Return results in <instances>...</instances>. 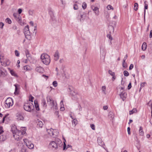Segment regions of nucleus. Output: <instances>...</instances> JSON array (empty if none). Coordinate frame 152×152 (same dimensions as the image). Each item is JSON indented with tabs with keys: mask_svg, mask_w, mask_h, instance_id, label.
I'll use <instances>...</instances> for the list:
<instances>
[{
	"mask_svg": "<svg viewBox=\"0 0 152 152\" xmlns=\"http://www.w3.org/2000/svg\"><path fill=\"white\" fill-rule=\"evenodd\" d=\"M62 145V141L59 138H56L55 141H51L49 144L50 148L55 150L57 149L58 148L61 147Z\"/></svg>",
	"mask_w": 152,
	"mask_h": 152,
	"instance_id": "nucleus-1",
	"label": "nucleus"
},
{
	"mask_svg": "<svg viewBox=\"0 0 152 152\" xmlns=\"http://www.w3.org/2000/svg\"><path fill=\"white\" fill-rule=\"evenodd\" d=\"M26 133V131L23 130V131L18 130L13 135V136L17 141H19L21 140L23 135Z\"/></svg>",
	"mask_w": 152,
	"mask_h": 152,
	"instance_id": "nucleus-2",
	"label": "nucleus"
},
{
	"mask_svg": "<svg viewBox=\"0 0 152 152\" xmlns=\"http://www.w3.org/2000/svg\"><path fill=\"white\" fill-rule=\"evenodd\" d=\"M41 59L43 64L46 65H48L50 63V57L47 54H42L41 56Z\"/></svg>",
	"mask_w": 152,
	"mask_h": 152,
	"instance_id": "nucleus-3",
	"label": "nucleus"
},
{
	"mask_svg": "<svg viewBox=\"0 0 152 152\" xmlns=\"http://www.w3.org/2000/svg\"><path fill=\"white\" fill-rule=\"evenodd\" d=\"M23 108L26 111L30 112L33 111L34 108L33 104L32 102H28L25 103Z\"/></svg>",
	"mask_w": 152,
	"mask_h": 152,
	"instance_id": "nucleus-4",
	"label": "nucleus"
},
{
	"mask_svg": "<svg viewBox=\"0 0 152 152\" xmlns=\"http://www.w3.org/2000/svg\"><path fill=\"white\" fill-rule=\"evenodd\" d=\"M47 100L48 104L52 107H55V108L56 109L57 107V104L54 103V101L52 99V98L50 96H48L47 97Z\"/></svg>",
	"mask_w": 152,
	"mask_h": 152,
	"instance_id": "nucleus-5",
	"label": "nucleus"
},
{
	"mask_svg": "<svg viewBox=\"0 0 152 152\" xmlns=\"http://www.w3.org/2000/svg\"><path fill=\"white\" fill-rule=\"evenodd\" d=\"M29 27L28 25H27L24 29V33L25 36L26 38L28 39H30V32L29 31Z\"/></svg>",
	"mask_w": 152,
	"mask_h": 152,
	"instance_id": "nucleus-6",
	"label": "nucleus"
},
{
	"mask_svg": "<svg viewBox=\"0 0 152 152\" xmlns=\"http://www.w3.org/2000/svg\"><path fill=\"white\" fill-rule=\"evenodd\" d=\"M5 107L8 108L12 106L13 104L12 99L11 98H8L5 102Z\"/></svg>",
	"mask_w": 152,
	"mask_h": 152,
	"instance_id": "nucleus-7",
	"label": "nucleus"
},
{
	"mask_svg": "<svg viewBox=\"0 0 152 152\" xmlns=\"http://www.w3.org/2000/svg\"><path fill=\"white\" fill-rule=\"evenodd\" d=\"M13 15L16 20L21 25L24 24V23L21 22V17L19 14L17 13H15L13 14Z\"/></svg>",
	"mask_w": 152,
	"mask_h": 152,
	"instance_id": "nucleus-8",
	"label": "nucleus"
},
{
	"mask_svg": "<svg viewBox=\"0 0 152 152\" xmlns=\"http://www.w3.org/2000/svg\"><path fill=\"white\" fill-rule=\"evenodd\" d=\"M7 73L6 70L3 67L0 69V77H5L7 75Z\"/></svg>",
	"mask_w": 152,
	"mask_h": 152,
	"instance_id": "nucleus-9",
	"label": "nucleus"
},
{
	"mask_svg": "<svg viewBox=\"0 0 152 152\" xmlns=\"http://www.w3.org/2000/svg\"><path fill=\"white\" fill-rule=\"evenodd\" d=\"M16 119L18 121H23L24 117L21 113L18 112L16 114Z\"/></svg>",
	"mask_w": 152,
	"mask_h": 152,
	"instance_id": "nucleus-10",
	"label": "nucleus"
},
{
	"mask_svg": "<svg viewBox=\"0 0 152 152\" xmlns=\"http://www.w3.org/2000/svg\"><path fill=\"white\" fill-rule=\"evenodd\" d=\"M55 131H56V130H54L52 129H48L47 130V132L51 136L56 135V134H55Z\"/></svg>",
	"mask_w": 152,
	"mask_h": 152,
	"instance_id": "nucleus-11",
	"label": "nucleus"
},
{
	"mask_svg": "<svg viewBox=\"0 0 152 152\" xmlns=\"http://www.w3.org/2000/svg\"><path fill=\"white\" fill-rule=\"evenodd\" d=\"M97 142L98 144L104 148V146L105 145L104 142L102 141V140L101 138L98 137L97 138Z\"/></svg>",
	"mask_w": 152,
	"mask_h": 152,
	"instance_id": "nucleus-12",
	"label": "nucleus"
},
{
	"mask_svg": "<svg viewBox=\"0 0 152 152\" xmlns=\"http://www.w3.org/2000/svg\"><path fill=\"white\" fill-rule=\"evenodd\" d=\"M25 53L27 58V59H26V61H30L31 59V57L30 54H29L28 50H25Z\"/></svg>",
	"mask_w": 152,
	"mask_h": 152,
	"instance_id": "nucleus-13",
	"label": "nucleus"
},
{
	"mask_svg": "<svg viewBox=\"0 0 152 152\" xmlns=\"http://www.w3.org/2000/svg\"><path fill=\"white\" fill-rule=\"evenodd\" d=\"M120 96L123 100L124 101L126 97L127 94L125 92H121L120 94Z\"/></svg>",
	"mask_w": 152,
	"mask_h": 152,
	"instance_id": "nucleus-14",
	"label": "nucleus"
},
{
	"mask_svg": "<svg viewBox=\"0 0 152 152\" xmlns=\"http://www.w3.org/2000/svg\"><path fill=\"white\" fill-rule=\"evenodd\" d=\"M14 86L15 87V89L14 94L15 95L18 94L19 93V86L18 84H15Z\"/></svg>",
	"mask_w": 152,
	"mask_h": 152,
	"instance_id": "nucleus-15",
	"label": "nucleus"
},
{
	"mask_svg": "<svg viewBox=\"0 0 152 152\" xmlns=\"http://www.w3.org/2000/svg\"><path fill=\"white\" fill-rule=\"evenodd\" d=\"M27 146L30 149H32L34 148V145L31 142H28L26 143Z\"/></svg>",
	"mask_w": 152,
	"mask_h": 152,
	"instance_id": "nucleus-16",
	"label": "nucleus"
},
{
	"mask_svg": "<svg viewBox=\"0 0 152 152\" xmlns=\"http://www.w3.org/2000/svg\"><path fill=\"white\" fill-rule=\"evenodd\" d=\"M73 93H74V94H73V96H72V99L74 100L77 99L79 96V95L77 92H73Z\"/></svg>",
	"mask_w": 152,
	"mask_h": 152,
	"instance_id": "nucleus-17",
	"label": "nucleus"
},
{
	"mask_svg": "<svg viewBox=\"0 0 152 152\" xmlns=\"http://www.w3.org/2000/svg\"><path fill=\"white\" fill-rule=\"evenodd\" d=\"M54 59L56 61H57L59 59V53L58 50H56L54 55Z\"/></svg>",
	"mask_w": 152,
	"mask_h": 152,
	"instance_id": "nucleus-18",
	"label": "nucleus"
},
{
	"mask_svg": "<svg viewBox=\"0 0 152 152\" xmlns=\"http://www.w3.org/2000/svg\"><path fill=\"white\" fill-rule=\"evenodd\" d=\"M16 128V126L15 125H12L11 126V131L12 133L14 134L18 130Z\"/></svg>",
	"mask_w": 152,
	"mask_h": 152,
	"instance_id": "nucleus-19",
	"label": "nucleus"
},
{
	"mask_svg": "<svg viewBox=\"0 0 152 152\" xmlns=\"http://www.w3.org/2000/svg\"><path fill=\"white\" fill-rule=\"evenodd\" d=\"M0 61L1 63V64L3 66H8L10 64V62L9 60H7L6 61H4V62H2V61L1 60Z\"/></svg>",
	"mask_w": 152,
	"mask_h": 152,
	"instance_id": "nucleus-20",
	"label": "nucleus"
},
{
	"mask_svg": "<svg viewBox=\"0 0 152 152\" xmlns=\"http://www.w3.org/2000/svg\"><path fill=\"white\" fill-rule=\"evenodd\" d=\"M148 2L147 1H145L144 2V18L145 19V10L148 9Z\"/></svg>",
	"mask_w": 152,
	"mask_h": 152,
	"instance_id": "nucleus-21",
	"label": "nucleus"
},
{
	"mask_svg": "<svg viewBox=\"0 0 152 152\" xmlns=\"http://www.w3.org/2000/svg\"><path fill=\"white\" fill-rule=\"evenodd\" d=\"M108 28L110 31L109 33L110 34H113L114 30V26L110 25L109 26Z\"/></svg>",
	"mask_w": 152,
	"mask_h": 152,
	"instance_id": "nucleus-22",
	"label": "nucleus"
},
{
	"mask_svg": "<svg viewBox=\"0 0 152 152\" xmlns=\"http://www.w3.org/2000/svg\"><path fill=\"white\" fill-rule=\"evenodd\" d=\"M35 69L37 72L39 73L42 72L43 71V69L40 66L37 67Z\"/></svg>",
	"mask_w": 152,
	"mask_h": 152,
	"instance_id": "nucleus-23",
	"label": "nucleus"
},
{
	"mask_svg": "<svg viewBox=\"0 0 152 152\" xmlns=\"http://www.w3.org/2000/svg\"><path fill=\"white\" fill-rule=\"evenodd\" d=\"M7 139V137L5 135H2L0 136V142L4 141Z\"/></svg>",
	"mask_w": 152,
	"mask_h": 152,
	"instance_id": "nucleus-24",
	"label": "nucleus"
},
{
	"mask_svg": "<svg viewBox=\"0 0 152 152\" xmlns=\"http://www.w3.org/2000/svg\"><path fill=\"white\" fill-rule=\"evenodd\" d=\"M37 123L38 126L40 127H42L43 125V122L39 119L37 120Z\"/></svg>",
	"mask_w": 152,
	"mask_h": 152,
	"instance_id": "nucleus-25",
	"label": "nucleus"
},
{
	"mask_svg": "<svg viewBox=\"0 0 152 152\" xmlns=\"http://www.w3.org/2000/svg\"><path fill=\"white\" fill-rule=\"evenodd\" d=\"M96 15H98L99 14V11L98 8L97 7H95L94 8L93 10Z\"/></svg>",
	"mask_w": 152,
	"mask_h": 152,
	"instance_id": "nucleus-26",
	"label": "nucleus"
},
{
	"mask_svg": "<svg viewBox=\"0 0 152 152\" xmlns=\"http://www.w3.org/2000/svg\"><path fill=\"white\" fill-rule=\"evenodd\" d=\"M147 44L145 42H144L142 46V49L143 50H145L146 48Z\"/></svg>",
	"mask_w": 152,
	"mask_h": 152,
	"instance_id": "nucleus-27",
	"label": "nucleus"
},
{
	"mask_svg": "<svg viewBox=\"0 0 152 152\" xmlns=\"http://www.w3.org/2000/svg\"><path fill=\"white\" fill-rule=\"evenodd\" d=\"M137 112V110L136 108H134L132 110L129 111V114L131 115L133 113H136Z\"/></svg>",
	"mask_w": 152,
	"mask_h": 152,
	"instance_id": "nucleus-28",
	"label": "nucleus"
},
{
	"mask_svg": "<svg viewBox=\"0 0 152 152\" xmlns=\"http://www.w3.org/2000/svg\"><path fill=\"white\" fill-rule=\"evenodd\" d=\"M139 132L140 135L142 136L143 135L144 132L143 131L142 128L141 126H140V127Z\"/></svg>",
	"mask_w": 152,
	"mask_h": 152,
	"instance_id": "nucleus-29",
	"label": "nucleus"
},
{
	"mask_svg": "<svg viewBox=\"0 0 152 152\" xmlns=\"http://www.w3.org/2000/svg\"><path fill=\"white\" fill-rule=\"evenodd\" d=\"M42 105L44 107H46L47 105L45 99H43L42 100Z\"/></svg>",
	"mask_w": 152,
	"mask_h": 152,
	"instance_id": "nucleus-30",
	"label": "nucleus"
},
{
	"mask_svg": "<svg viewBox=\"0 0 152 152\" xmlns=\"http://www.w3.org/2000/svg\"><path fill=\"white\" fill-rule=\"evenodd\" d=\"M34 103L36 110L37 111L39 110V108L38 103L37 102H34Z\"/></svg>",
	"mask_w": 152,
	"mask_h": 152,
	"instance_id": "nucleus-31",
	"label": "nucleus"
},
{
	"mask_svg": "<svg viewBox=\"0 0 152 152\" xmlns=\"http://www.w3.org/2000/svg\"><path fill=\"white\" fill-rule=\"evenodd\" d=\"M108 116L109 118H111V119L113 118L114 115L113 113L111 112H110L109 113Z\"/></svg>",
	"mask_w": 152,
	"mask_h": 152,
	"instance_id": "nucleus-32",
	"label": "nucleus"
},
{
	"mask_svg": "<svg viewBox=\"0 0 152 152\" xmlns=\"http://www.w3.org/2000/svg\"><path fill=\"white\" fill-rule=\"evenodd\" d=\"M134 10L135 11L137 10H138V3H135L134 4Z\"/></svg>",
	"mask_w": 152,
	"mask_h": 152,
	"instance_id": "nucleus-33",
	"label": "nucleus"
},
{
	"mask_svg": "<svg viewBox=\"0 0 152 152\" xmlns=\"http://www.w3.org/2000/svg\"><path fill=\"white\" fill-rule=\"evenodd\" d=\"M124 74L125 76L126 77L128 76L129 75V73L126 70H125L124 71Z\"/></svg>",
	"mask_w": 152,
	"mask_h": 152,
	"instance_id": "nucleus-34",
	"label": "nucleus"
},
{
	"mask_svg": "<svg viewBox=\"0 0 152 152\" xmlns=\"http://www.w3.org/2000/svg\"><path fill=\"white\" fill-rule=\"evenodd\" d=\"M69 89L70 90V94L72 96H73V94H74V93H73V92H77L75 91L71 90V89L70 88H69Z\"/></svg>",
	"mask_w": 152,
	"mask_h": 152,
	"instance_id": "nucleus-35",
	"label": "nucleus"
},
{
	"mask_svg": "<svg viewBox=\"0 0 152 152\" xmlns=\"http://www.w3.org/2000/svg\"><path fill=\"white\" fill-rule=\"evenodd\" d=\"M6 22L9 24H11L12 23V21L11 19L8 18L6 19Z\"/></svg>",
	"mask_w": 152,
	"mask_h": 152,
	"instance_id": "nucleus-36",
	"label": "nucleus"
},
{
	"mask_svg": "<svg viewBox=\"0 0 152 152\" xmlns=\"http://www.w3.org/2000/svg\"><path fill=\"white\" fill-rule=\"evenodd\" d=\"M122 66L124 68H126L127 67V63L125 62V61H123Z\"/></svg>",
	"mask_w": 152,
	"mask_h": 152,
	"instance_id": "nucleus-37",
	"label": "nucleus"
},
{
	"mask_svg": "<svg viewBox=\"0 0 152 152\" xmlns=\"http://www.w3.org/2000/svg\"><path fill=\"white\" fill-rule=\"evenodd\" d=\"M21 152H28L27 150L25 147H23L21 150Z\"/></svg>",
	"mask_w": 152,
	"mask_h": 152,
	"instance_id": "nucleus-38",
	"label": "nucleus"
},
{
	"mask_svg": "<svg viewBox=\"0 0 152 152\" xmlns=\"http://www.w3.org/2000/svg\"><path fill=\"white\" fill-rule=\"evenodd\" d=\"M109 73L111 76H113L115 75V73L114 72H112V71L110 70L108 71Z\"/></svg>",
	"mask_w": 152,
	"mask_h": 152,
	"instance_id": "nucleus-39",
	"label": "nucleus"
},
{
	"mask_svg": "<svg viewBox=\"0 0 152 152\" xmlns=\"http://www.w3.org/2000/svg\"><path fill=\"white\" fill-rule=\"evenodd\" d=\"M72 124H74L75 125H76L77 124V119L75 118L73 119V121H72Z\"/></svg>",
	"mask_w": 152,
	"mask_h": 152,
	"instance_id": "nucleus-40",
	"label": "nucleus"
},
{
	"mask_svg": "<svg viewBox=\"0 0 152 152\" xmlns=\"http://www.w3.org/2000/svg\"><path fill=\"white\" fill-rule=\"evenodd\" d=\"M86 4L85 2H84L83 3L82 5V7L83 9H85L86 8Z\"/></svg>",
	"mask_w": 152,
	"mask_h": 152,
	"instance_id": "nucleus-41",
	"label": "nucleus"
},
{
	"mask_svg": "<svg viewBox=\"0 0 152 152\" xmlns=\"http://www.w3.org/2000/svg\"><path fill=\"white\" fill-rule=\"evenodd\" d=\"M15 55L16 56L18 57L20 55V53L17 50H15Z\"/></svg>",
	"mask_w": 152,
	"mask_h": 152,
	"instance_id": "nucleus-42",
	"label": "nucleus"
},
{
	"mask_svg": "<svg viewBox=\"0 0 152 152\" xmlns=\"http://www.w3.org/2000/svg\"><path fill=\"white\" fill-rule=\"evenodd\" d=\"M107 8L108 10L112 9L113 10V9L112 7L110 5H108L107 6Z\"/></svg>",
	"mask_w": 152,
	"mask_h": 152,
	"instance_id": "nucleus-43",
	"label": "nucleus"
},
{
	"mask_svg": "<svg viewBox=\"0 0 152 152\" xmlns=\"http://www.w3.org/2000/svg\"><path fill=\"white\" fill-rule=\"evenodd\" d=\"M53 86L55 87L57 86L58 83L57 81H54L53 83Z\"/></svg>",
	"mask_w": 152,
	"mask_h": 152,
	"instance_id": "nucleus-44",
	"label": "nucleus"
},
{
	"mask_svg": "<svg viewBox=\"0 0 152 152\" xmlns=\"http://www.w3.org/2000/svg\"><path fill=\"white\" fill-rule=\"evenodd\" d=\"M111 34H107V38H108L109 39H110V40H112L113 39L112 37H111Z\"/></svg>",
	"mask_w": 152,
	"mask_h": 152,
	"instance_id": "nucleus-45",
	"label": "nucleus"
},
{
	"mask_svg": "<svg viewBox=\"0 0 152 152\" xmlns=\"http://www.w3.org/2000/svg\"><path fill=\"white\" fill-rule=\"evenodd\" d=\"M10 72L12 76H15L16 75L15 74V72L13 70H11L10 71Z\"/></svg>",
	"mask_w": 152,
	"mask_h": 152,
	"instance_id": "nucleus-46",
	"label": "nucleus"
},
{
	"mask_svg": "<svg viewBox=\"0 0 152 152\" xmlns=\"http://www.w3.org/2000/svg\"><path fill=\"white\" fill-rule=\"evenodd\" d=\"M90 126L91 128L93 130H95V125L93 124H90Z\"/></svg>",
	"mask_w": 152,
	"mask_h": 152,
	"instance_id": "nucleus-47",
	"label": "nucleus"
},
{
	"mask_svg": "<svg viewBox=\"0 0 152 152\" xmlns=\"http://www.w3.org/2000/svg\"><path fill=\"white\" fill-rule=\"evenodd\" d=\"M34 99V97L31 96V95L30 96V97L29 98V101H31V102H33V99Z\"/></svg>",
	"mask_w": 152,
	"mask_h": 152,
	"instance_id": "nucleus-48",
	"label": "nucleus"
},
{
	"mask_svg": "<svg viewBox=\"0 0 152 152\" xmlns=\"http://www.w3.org/2000/svg\"><path fill=\"white\" fill-rule=\"evenodd\" d=\"M4 132L3 130V127L2 126H0V135L3 133Z\"/></svg>",
	"mask_w": 152,
	"mask_h": 152,
	"instance_id": "nucleus-49",
	"label": "nucleus"
},
{
	"mask_svg": "<svg viewBox=\"0 0 152 152\" xmlns=\"http://www.w3.org/2000/svg\"><path fill=\"white\" fill-rule=\"evenodd\" d=\"M8 115H9L8 114H6L5 115V116L3 118L2 121V123H4V122L5 118Z\"/></svg>",
	"mask_w": 152,
	"mask_h": 152,
	"instance_id": "nucleus-50",
	"label": "nucleus"
},
{
	"mask_svg": "<svg viewBox=\"0 0 152 152\" xmlns=\"http://www.w3.org/2000/svg\"><path fill=\"white\" fill-rule=\"evenodd\" d=\"M24 69L25 70H29V67L27 66H24Z\"/></svg>",
	"mask_w": 152,
	"mask_h": 152,
	"instance_id": "nucleus-51",
	"label": "nucleus"
},
{
	"mask_svg": "<svg viewBox=\"0 0 152 152\" xmlns=\"http://www.w3.org/2000/svg\"><path fill=\"white\" fill-rule=\"evenodd\" d=\"M74 9L75 10H77L78 9V6L77 4H75L74 5Z\"/></svg>",
	"mask_w": 152,
	"mask_h": 152,
	"instance_id": "nucleus-52",
	"label": "nucleus"
},
{
	"mask_svg": "<svg viewBox=\"0 0 152 152\" xmlns=\"http://www.w3.org/2000/svg\"><path fill=\"white\" fill-rule=\"evenodd\" d=\"M28 13L29 15H32L33 14V11L32 10H29Z\"/></svg>",
	"mask_w": 152,
	"mask_h": 152,
	"instance_id": "nucleus-53",
	"label": "nucleus"
},
{
	"mask_svg": "<svg viewBox=\"0 0 152 152\" xmlns=\"http://www.w3.org/2000/svg\"><path fill=\"white\" fill-rule=\"evenodd\" d=\"M4 24L3 23L1 22H0V28L1 29H2L3 28V27L4 26Z\"/></svg>",
	"mask_w": 152,
	"mask_h": 152,
	"instance_id": "nucleus-54",
	"label": "nucleus"
},
{
	"mask_svg": "<svg viewBox=\"0 0 152 152\" xmlns=\"http://www.w3.org/2000/svg\"><path fill=\"white\" fill-rule=\"evenodd\" d=\"M102 91L104 93H105V91L106 90V87L104 86H102Z\"/></svg>",
	"mask_w": 152,
	"mask_h": 152,
	"instance_id": "nucleus-55",
	"label": "nucleus"
},
{
	"mask_svg": "<svg viewBox=\"0 0 152 152\" xmlns=\"http://www.w3.org/2000/svg\"><path fill=\"white\" fill-rule=\"evenodd\" d=\"M146 84L145 82H143L141 84V87L140 88V89H141V87H143L145 86V84Z\"/></svg>",
	"mask_w": 152,
	"mask_h": 152,
	"instance_id": "nucleus-56",
	"label": "nucleus"
},
{
	"mask_svg": "<svg viewBox=\"0 0 152 152\" xmlns=\"http://www.w3.org/2000/svg\"><path fill=\"white\" fill-rule=\"evenodd\" d=\"M131 87H132L131 83H129V85H128V90L130 89L131 88Z\"/></svg>",
	"mask_w": 152,
	"mask_h": 152,
	"instance_id": "nucleus-57",
	"label": "nucleus"
},
{
	"mask_svg": "<svg viewBox=\"0 0 152 152\" xmlns=\"http://www.w3.org/2000/svg\"><path fill=\"white\" fill-rule=\"evenodd\" d=\"M133 67H134L133 65L132 64H131V65H130V66H129V70L132 69L133 68Z\"/></svg>",
	"mask_w": 152,
	"mask_h": 152,
	"instance_id": "nucleus-58",
	"label": "nucleus"
},
{
	"mask_svg": "<svg viewBox=\"0 0 152 152\" xmlns=\"http://www.w3.org/2000/svg\"><path fill=\"white\" fill-rule=\"evenodd\" d=\"M130 128L129 127H128L127 128V131L128 132V134H130Z\"/></svg>",
	"mask_w": 152,
	"mask_h": 152,
	"instance_id": "nucleus-59",
	"label": "nucleus"
},
{
	"mask_svg": "<svg viewBox=\"0 0 152 152\" xmlns=\"http://www.w3.org/2000/svg\"><path fill=\"white\" fill-rule=\"evenodd\" d=\"M66 145L65 143L64 142V147H63V150H64L65 149H66Z\"/></svg>",
	"mask_w": 152,
	"mask_h": 152,
	"instance_id": "nucleus-60",
	"label": "nucleus"
},
{
	"mask_svg": "<svg viewBox=\"0 0 152 152\" xmlns=\"http://www.w3.org/2000/svg\"><path fill=\"white\" fill-rule=\"evenodd\" d=\"M149 37L151 38L152 37V30L150 31V34H149Z\"/></svg>",
	"mask_w": 152,
	"mask_h": 152,
	"instance_id": "nucleus-61",
	"label": "nucleus"
},
{
	"mask_svg": "<svg viewBox=\"0 0 152 152\" xmlns=\"http://www.w3.org/2000/svg\"><path fill=\"white\" fill-rule=\"evenodd\" d=\"M18 13L19 14H20L22 12V10L21 9H19L18 10Z\"/></svg>",
	"mask_w": 152,
	"mask_h": 152,
	"instance_id": "nucleus-62",
	"label": "nucleus"
},
{
	"mask_svg": "<svg viewBox=\"0 0 152 152\" xmlns=\"http://www.w3.org/2000/svg\"><path fill=\"white\" fill-rule=\"evenodd\" d=\"M127 54L125 56L124 58L123 59V61H125L126 59L127 58Z\"/></svg>",
	"mask_w": 152,
	"mask_h": 152,
	"instance_id": "nucleus-63",
	"label": "nucleus"
},
{
	"mask_svg": "<svg viewBox=\"0 0 152 152\" xmlns=\"http://www.w3.org/2000/svg\"><path fill=\"white\" fill-rule=\"evenodd\" d=\"M78 108L80 111H81L82 110L81 107L80 105L79 104L78 105Z\"/></svg>",
	"mask_w": 152,
	"mask_h": 152,
	"instance_id": "nucleus-64",
	"label": "nucleus"
}]
</instances>
